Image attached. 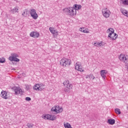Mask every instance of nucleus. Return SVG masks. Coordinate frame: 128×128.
I'll return each instance as SVG.
<instances>
[{
  "label": "nucleus",
  "instance_id": "32",
  "mask_svg": "<svg viewBox=\"0 0 128 128\" xmlns=\"http://www.w3.org/2000/svg\"><path fill=\"white\" fill-rule=\"evenodd\" d=\"M51 112H56V106L55 107H53L51 109Z\"/></svg>",
  "mask_w": 128,
  "mask_h": 128
},
{
  "label": "nucleus",
  "instance_id": "35",
  "mask_svg": "<svg viewBox=\"0 0 128 128\" xmlns=\"http://www.w3.org/2000/svg\"><path fill=\"white\" fill-rule=\"evenodd\" d=\"M90 78H92V80H94V75H92V74H90Z\"/></svg>",
  "mask_w": 128,
  "mask_h": 128
},
{
  "label": "nucleus",
  "instance_id": "16",
  "mask_svg": "<svg viewBox=\"0 0 128 128\" xmlns=\"http://www.w3.org/2000/svg\"><path fill=\"white\" fill-rule=\"evenodd\" d=\"M49 120H56V117L54 116L49 114L48 119Z\"/></svg>",
  "mask_w": 128,
  "mask_h": 128
},
{
  "label": "nucleus",
  "instance_id": "39",
  "mask_svg": "<svg viewBox=\"0 0 128 128\" xmlns=\"http://www.w3.org/2000/svg\"><path fill=\"white\" fill-rule=\"evenodd\" d=\"M86 78H90V75H88L86 76Z\"/></svg>",
  "mask_w": 128,
  "mask_h": 128
},
{
  "label": "nucleus",
  "instance_id": "36",
  "mask_svg": "<svg viewBox=\"0 0 128 128\" xmlns=\"http://www.w3.org/2000/svg\"><path fill=\"white\" fill-rule=\"evenodd\" d=\"M26 90H30V86L26 85Z\"/></svg>",
  "mask_w": 128,
  "mask_h": 128
},
{
  "label": "nucleus",
  "instance_id": "38",
  "mask_svg": "<svg viewBox=\"0 0 128 128\" xmlns=\"http://www.w3.org/2000/svg\"><path fill=\"white\" fill-rule=\"evenodd\" d=\"M24 14H26V11L24 12L22 14V16H24Z\"/></svg>",
  "mask_w": 128,
  "mask_h": 128
},
{
  "label": "nucleus",
  "instance_id": "28",
  "mask_svg": "<svg viewBox=\"0 0 128 128\" xmlns=\"http://www.w3.org/2000/svg\"><path fill=\"white\" fill-rule=\"evenodd\" d=\"M48 116H49V114H46L42 116V118L44 120H48Z\"/></svg>",
  "mask_w": 128,
  "mask_h": 128
},
{
  "label": "nucleus",
  "instance_id": "12",
  "mask_svg": "<svg viewBox=\"0 0 128 128\" xmlns=\"http://www.w3.org/2000/svg\"><path fill=\"white\" fill-rule=\"evenodd\" d=\"M74 6V7L73 8H74V10H74V12H76V10H80V8H82V6L79 4H76Z\"/></svg>",
  "mask_w": 128,
  "mask_h": 128
},
{
  "label": "nucleus",
  "instance_id": "23",
  "mask_svg": "<svg viewBox=\"0 0 128 128\" xmlns=\"http://www.w3.org/2000/svg\"><path fill=\"white\" fill-rule=\"evenodd\" d=\"M70 90L72 89L70 88L65 87V88H64V92H68V94H70Z\"/></svg>",
  "mask_w": 128,
  "mask_h": 128
},
{
  "label": "nucleus",
  "instance_id": "29",
  "mask_svg": "<svg viewBox=\"0 0 128 128\" xmlns=\"http://www.w3.org/2000/svg\"><path fill=\"white\" fill-rule=\"evenodd\" d=\"M36 14V10L35 9H31L30 10V16L32 14Z\"/></svg>",
  "mask_w": 128,
  "mask_h": 128
},
{
  "label": "nucleus",
  "instance_id": "6",
  "mask_svg": "<svg viewBox=\"0 0 128 128\" xmlns=\"http://www.w3.org/2000/svg\"><path fill=\"white\" fill-rule=\"evenodd\" d=\"M14 92H15V94H18V96H22L24 94V92L20 87H16L14 89Z\"/></svg>",
  "mask_w": 128,
  "mask_h": 128
},
{
  "label": "nucleus",
  "instance_id": "10",
  "mask_svg": "<svg viewBox=\"0 0 128 128\" xmlns=\"http://www.w3.org/2000/svg\"><path fill=\"white\" fill-rule=\"evenodd\" d=\"M8 92H6V91L2 90L1 92V96L2 98H4V100H8Z\"/></svg>",
  "mask_w": 128,
  "mask_h": 128
},
{
  "label": "nucleus",
  "instance_id": "2",
  "mask_svg": "<svg viewBox=\"0 0 128 128\" xmlns=\"http://www.w3.org/2000/svg\"><path fill=\"white\" fill-rule=\"evenodd\" d=\"M64 12L66 13V14L68 16H74L76 14V12H74V8L72 7H70L68 8H65L64 9Z\"/></svg>",
  "mask_w": 128,
  "mask_h": 128
},
{
  "label": "nucleus",
  "instance_id": "19",
  "mask_svg": "<svg viewBox=\"0 0 128 128\" xmlns=\"http://www.w3.org/2000/svg\"><path fill=\"white\" fill-rule=\"evenodd\" d=\"M121 12L122 14L125 16H127L128 18V12L124 10H121Z\"/></svg>",
  "mask_w": 128,
  "mask_h": 128
},
{
  "label": "nucleus",
  "instance_id": "8",
  "mask_svg": "<svg viewBox=\"0 0 128 128\" xmlns=\"http://www.w3.org/2000/svg\"><path fill=\"white\" fill-rule=\"evenodd\" d=\"M63 84L65 88H69L72 89V84L70 82V81L66 80L64 82Z\"/></svg>",
  "mask_w": 128,
  "mask_h": 128
},
{
  "label": "nucleus",
  "instance_id": "15",
  "mask_svg": "<svg viewBox=\"0 0 128 128\" xmlns=\"http://www.w3.org/2000/svg\"><path fill=\"white\" fill-rule=\"evenodd\" d=\"M108 122L109 124H116V120H114V119H108Z\"/></svg>",
  "mask_w": 128,
  "mask_h": 128
},
{
  "label": "nucleus",
  "instance_id": "25",
  "mask_svg": "<svg viewBox=\"0 0 128 128\" xmlns=\"http://www.w3.org/2000/svg\"><path fill=\"white\" fill-rule=\"evenodd\" d=\"M114 112H115L116 114H121L120 110L118 108H116L114 110Z\"/></svg>",
  "mask_w": 128,
  "mask_h": 128
},
{
  "label": "nucleus",
  "instance_id": "33",
  "mask_svg": "<svg viewBox=\"0 0 128 128\" xmlns=\"http://www.w3.org/2000/svg\"><path fill=\"white\" fill-rule=\"evenodd\" d=\"M122 4H126L127 6H128V0H125L123 1Z\"/></svg>",
  "mask_w": 128,
  "mask_h": 128
},
{
  "label": "nucleus",
  "instance_id": "13",
  "mask_svg": "<svg viewBox=\"0 0 128 128\" xmlns=\"http://www.w3.org/2000/svg\"><path fill=\"white\" fill-rule=\"evenodd\" d=\"M49 30L52 34H58V31L54 30V28L52 27H50L49 28Z\"/></svg>",
  "mask_w": 128,
  "mask_h": 128
},
{
  "label": "nucleus",
  "instance_id": "24",
  "mask_svg": "<svg viewBox=\"0 0 128 128\" xmlns=\"http://www.w3.org/2000/svg\"><path fill=\"white\" fill-rule=\"evenodd\" d=\"M44 85L43 84H40V85L38 90H40V92H42V90H44Z\"/></svg>",
  "mask_w": 128,
  "mask_h": 128
},
{
  "label": "nucleus",
  "instance_id": "20",
  "mask_svg": "<svg viewBox=\"0 0 128 128\" xmlns=\"http://www.w3.org/2000/svg\"><path fill=\"white\" fill-rule=\"evenodd\" d=\"M31 16L32 18H34V20H36V18H38V16L36 13H35L34 14H32L31 15Z\"/></svg>",
  "mask_w": 128,
  "mask_h": 128
},
{
  "label": "nucleus",
  "instance_id": "34",
  "mask_svg": "<svg viewBox=\"0 0 128 128\" xmlns=\"http://www.w3.org/2000/svg\"><path fill=\"white\" fill-rule=\"evenodd\" d=\"M26 100L27 102H30V100H32V98L30 97H26Z\"/></svg>",
  "mask_w": 128,
  "mask_h": 128
},
{
  "label": "nucleus",
  "instance_id": "3",
  "mask_svg": "<svg viewBox=\"0 0 128 128\" xmlns=\"http://www.w3.org/2000/svg\"><path fill=\"white\" fill-rule=\"evenodd\" d=\"M18 58V54L16 53L13 52L11 54V56L9 57V60L10 62H20V59Z\"/></svg>",
  "mask_w": 128,
  "mask_h": 128
},
{
  "label": "nucleus",
  "instance_id": "18",
  "mask_svg": "<svg viewBox=\"0 0 128 128\" xmlns=\"http://www.w3.org/2000/svg\"><path fill=\"white\" fill-rule=\"evenodd\" d=\"M10 10L13 14H14L16 12H18V8L16 6L14 8Z\"/></svg>",
  "mask_w": 128,
  "mask_h": 128
},
{
  "label": "nucleus",
  "instance_id": "21",
  "mask_svg": "<svg viewBox=\"0 0 128 128\" xmlns=\"http://www.w3.org/2000/svg\"><path fill=\"white\" fill-rule=\"evenodd\" d=\"M102 42H101L100 43V42H95V43H94V46H98V47L102 46Z\"/></svg>",
  "mask_w": 128,
  "mask_h": 128
},
{
  "label": "nucleus",
  "instance_id": "42",
  "mask_svg": "<svg viewBox=\"0 0 128 128\" xmlns=\"http://www.w3.org/2000/svg\"><path fill=\"white\" fill-rule=\"evenodd\" d=\"M12 70H14V69H12Z\"/></svg>",
  "mask_w": 128,
  "mask_h": 128
},
{
  "label": "nucleus",
  "instance_id": "4",
  "mask_svg": "<svg viewBox=\"0 0 128 128\" xmlns=\"http://www.w3.org/2000/svg\"><path fill=\"white\" fill-rule=\"evenodd\" d=\"M102 13L104 18H110V11L108 9V8H106L102 10Z\"/></svg>",
  "mask_w": 128,
  "mask_h": 128
},
{
  "label": "nucleus",
  "instance_id": "30",
  "mask_svg": "<svg viewBox=\"0 0 128 128\" xmlns=\"http://www.w3.org/2000/svg\"><path fill=\"white\" fill-rule=\"evenodd\" d=\"M28 128H34V124L32 123H28L26 124Z\"/></svg>",
  "mask_w": 128,
  "mask_h": 128
},
{
  "label": "nucleus",
  "instance_id": "11",
  "mask_svg": "<svg viewBox=\"0 0 128 128\" xmlns=\"http://www.w3.org/2000/svg\"><path fill=\"white\" fill-rule=\"evenodd\" d=\"M106 74H108V71L106 70H102L100 71L101 76H102V78H104V80H106Z\"/></svg>",
  "mask_w": 128,
  "mask_h": 128
},
{
  "label": "nucleus",
  "instance_id": "5",
  "mask_svg": "<svg viewBox=\"0 0 128 128\" xmlns=\"http://www.w3.org/2000/svg\"><path fill=\"white\" fill-rule=\"evenodd\" d=\"M108 31L110 32L108 36H112V34L114 35V37L112 38V40H116V38H118V34L114 33V30L112 28H110L108 29Z\"/></svg>",
  "mask_w": 128,
  "mask_h": 128
},
{
  "label": "nucleus",
  "instance_id": "40",
  "mask_svg": "<svg viewBox=\"0 0 128 128\" xmlns=\"http://www.w3.org/2000/svg\"><path fill=\"white\" fill-rule=\"evenodd\" d=\"M126 66L127 70H128V64H126Z\"/></svg>",
  "mask_w": 128,
  "mask_h": 128
},
{
  "label": "nucleus",
  "instance_id": "22",
  "mask_svg": "<svg viewBox=\"0 0 128 128\" xmlns=\"http://www.w3.org/2000/svg\"><path fill=\"white\" fill-rule=\"evenodd\" d=\"M34 90H38L39 88H40V84H36L34 85V86L33 88Z\"/></svg>",
  "mask_w": 128,
  "mask_h": 128
},
{
  "label": "nucleus",
  "instance_id": "1",
  "mask_svg": "<svg viewBox=\"0 0 128 128\" xmlns=\"http://www.w3.org/2000/svg\"><path fill=\"white\" fill-rule=\"evenodd\" d=\"M70 62H72L70 59L64 58L60 60V65L64 68H66V66H70Z\"/></svg>",
  "mask_w": 128,
  "mask_h": 128
},
{
  "label": "nucleus",
  "instance_id": "9",
  "mask_svg": "<svg viewBox=\"0 0 128 128\" xmlns=\"http://www.w3.org/2000/svg\"><path fill=\"white\" fill-rule=\"evenodd\" d=\"M30 36H32V38H36L40 36V33H38V32H31L30 33Z\"/></svg>",
  "mask_w": 128,
  "mask_h": 128
},
{
  "label": "nucleus",
  "instance_id": "37",
  "mask_svg": "<svg viewBox=\"0 0 128 128\" xmlns=\"http://www.w3.org/2000/svg\"><path fill=\"white\" fill-rule=\"evenodd\" d=\"M108 38H111L112 40V38H114V35L112 34L110 36H108Z\"/></svg>",
  "mask_w": 128,
  "mask_h": 128
},
{
  "label": "nucleus",
  "instance_id": "14",
  "mask_svg": "<svg viewBox=\"0 0 128 128\" xmlns=\"http://www.w3.org/2000/svg\"><path fill=\"white\" fill-rule=\"evenodd\" d=\"M119 60H124L125 62L126 60V57L124 55L120 54Z\"/></svg>",
  "mask_w": 128,
  "mask_h": 128
},
{
  "label": "nucleus",
  "instance_id": "26",
  "mask_svg": "<svg viewBox=\"0 0 128 128\" xmlns=\"http://www.w3.org/2000/svg\"><path fill=\"white\" fill-rule=\"evenodd\" d=\"M80 31L82 32H84V34H88V32L86 30H84V28H80Z\"/></svg>",
  "mask_w": 128,
  "mask_h": 128
},
{
  "label": "nucleus",
  "instance_id": "31",
  "mask_svg": "<svg viewBox=\"0 0 128 128\" xmlns=\"http://www.w3.org/2000/svg\"><path fill=\"white\" fill-rule=\"evenodd\" d=\"M4 62H6V58H0V63L4 64Z\"/></svg>",
  "mask_w": 128,
  "mask_h": 128
},
{
  "label": "nucleus",
  "instance_id": "17",
  "mask_svg": "<svg viewBox=\"0 0 128 128\" xmlns=\"http://www.w3.org/2000/svg\"><path fill=\"white\" fill-rule=\"evenodd\" d=\"M56 114L62 112V108L60 107V106H56Z\"/></svg>",
  "mask_w": 128,
  "mask_h": 128
},
{
  "label": "nucleus",
  "instance_id": "7",
  "mask_svg": "<svg viewBox=\"0 0 128 128\" xmlns=\"http://www.w3.org/2000/svg\"><path fill=\"white\" fill-rule=\"evenodd\" d=\"M76 64L75 68L76 70H78L81 72H84V70H82V64L80 62H77Z\"/></svg>",
  "mask_w": 128,
  "mask_h": 128
},
{
  "label": "nucleus",
  "instance_id": "27",
  "mask_svg": "<svg viewBox=\"0 0 128 128\" xmlns=\"http://www.w3.org/2000/svg\"><path fill=\"white\" fill-rule=\"evenodd\" d=\"M64 126L66 128H72V126L70 125V124L68 123L64 124Z\"/></svg>",
  "mask_w": 128,
  "mask_h": 128
},
{
  "label": "nucleus",
  "instance_id": "41",
  "mask_svg": "<svg viewBox=\"0 0 128 128\" xmlns=\"http://www.w3.org/2000/svg\"><path fill=\"white\" fill-rule=\"evenodd\" d=\"M121 0V2H124V0Z\"/></svg>",
  "mask_w": 128,
  "mask_h": 128
}]
</instances>
